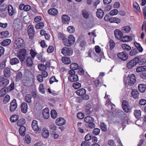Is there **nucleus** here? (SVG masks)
<instances>
[{
    "instance_id": "nucleus-1",
    "label": "nucleus",
    "mask_w": 146,
    "mask_h": 146,
    "mask_svg": "<svg viewBox=\"0 0 146 146\" xmlns=\"http://www.w3.org/2000/svg\"><path fill=\"white\" fill-rule=\"evenodd\" d=\"M17 56L19 58L21 62H23L28 57L27 56L26 50L25 49L20 50V52L17 54Z\"/></svg>"
},
{
    "instance_id": "nucleus-2",
    "label": "nucleus",
    "mask_w": 146,
    "mask_h": 146,
    "mask_svg": "<svg viewBox=\"0 0 146 146\" xmlns=\"http://www.w3.org/2000/svg\"><path fill=\"white\" fill-rule=\"evenodd\" d=\"M139 59L135 57L132 60L130 61L127 64V67L128 69H131L135 66L139 62Z\"/></svg>"
},
{
    "instance_id": "nucleus-3",
    "label": "nucleus",
    "mask_w": 146,
    "mask_h": 146,
    "mask_svg": "<svg viewBox=\"0 0 146 146\" xmlns=\"http://www.w3.org/2000/svg\"><path fill=\"white\" fill-rule=\"evenodd\" d=\"M136 82L135 75L133 74L129 75L127 77L126 83L130 86L133 85Z\"/></svg>"
},
{
    "instance_id": "nucleus-4",
    "label": "nucleus",
    "mask_w": 146,
    "mask_h": 146,
    "mask_svg": "<svg viewBox=\"0 0 146 146\" xmlns=\"http://www.w3.org/2000/svg\"><path fill=\"white\" fill-rule=\"evenodd\" d=\"M73 52V50L70 48L65 47L62 49L61 53L64 56H71Z\"/></svg>"
},
{
    "instance_id": "nucleus-5",
    "label": "nucleus",
    "mask_w": 146,
    "mask_h": 146,
    "mask_svg": "<svg viewBox=\"0 0 146 146\" xmlns=\"http://www.w3.org/2000/svg\"><path fill=\"white\" fill-rule=\"evenodd\" d=\"M9 80L3 76L0 77V87L7 86L9 83Z\"/></svg>"
},
{
    "instance_id": "nucleus-6",
    "label": "nucleus",
    "mask_w": 146,
    "mask_h": 146,
    "mask_svg": "<svg viewBox=\"0 0 146 146\" xmlns=\"http://www.w3.org/2000/svg\"><path fill=\"white\" fill-rule=\"evenodd\" d=\"M117 56L119 59L123 61L126 60L128 58V55L125 51L118 53Z\"/></svg>"
},
{
    "instance_id": "nucleus-7",
    "label": "nucleus",
    "mask_w": 146,
    "mask_h": 146,
    "mask_svg": "<svg viewBox=\"0 0 146 146\" xmlns=\"http://www.w3.org/2000/svg\"><path fill=\"white\" fill-rule=\"evenodd\" d=\"M33 27V26L32 25H30L28 27V33L31 39H32L33 37L35 34V31Z\"/></svg>"
},
{
    "instance_id": "nucleus-8",
    "label": "nucleus",
    "mask_w": 146,
    "mask_h": 146,
    "mask_svg": "<svg viewBox=\"0 0 146 146\" xmlns=\"http://www.w3.org/2000/svg\"><path fill=\"white\" fill-rule=\"evenodd\" d=\"M17 106V104L16 100L15 99L13 100L10 103L9 107L10 111L11 112L14 111L16 109Z\"/></svg>"
},
{
    "instance_id": "nucleus-9",
    "label": "nucleus",
    "mask_w": 146,
    "mask_h": 146,
    "mask_svg": "<svg viewBox=\"0 0 146 146\" xmlns=\"http://www.w3.org/2000/svg\"><path fill=\"white\" fill-rule=\"evenodd\" d=\"M7 10L9 15L10 16H11L14 15L17 13L15 9H14L11 5H9L8 6Z\"/></svg>"
},
{
    "instance_id": "nucleus-10",
    "label": "nucleus",
    "mask_w": 146,
    "mask_h": 146,
    "mask_svg": "<svg viewBox=\"0 0 146 146\" xmlns=\"http://www.w3.org/2000/svg\"><path fill=\"white\" fill-rule=\"evenodd\" d=\"M122 107L124 111L126 113L130 112V109L129 107L128 102L125 100H123L122 103Z\"/></svg>"
},
{
    "instance_id": "nucleus-11",
    "label": "nucleus",
    "mask_w": 146,
    "mask_h": 146,
    "mask_svg": "<svg viewBox=\"0 0 146 146\" xmlns=\"http://www.w3.org/2000/svg\"><path fill=\"white\" fill-rule=\"evenodd\" d=\"M114 34L116 38L119 40L121 39L123 33L121 31L118 29H115L114 31Z\"/></svg>"
},
{
    "instance_id": "nucleus-12",
    "label": "nucleus",
    "mask_w": 146,
    "mask_h": 146,
    "mask_svg": "<svg viewBox=\"0 0 146 146\" xmlns=\"http://www.w3.org/2000/svg\"><path fill=\"white\" fill-rule=\"evenodd\" d=\"M131 94V96L134 99H138L139 98V93L137 90H132Z\"/></svg>"
},
{
    "instance_id": "nucleus-13",
    "label": "nucleus",
    "mask_w": 146,
    "mask_h": 146,
    "mask_svg": "<svg viewBox=\"0 0 146 146\" xmlns=\"http://www.w3.org/2000/svg\"><path fill=\"white\" fill-rule=\"evenodd\" d=\"M26 64L27 66L29 67H31L33 64V62L31 57L30 56H28L25 60L23 62Z\"/></svg>"
},
{
    "instance_id": "nucleus-14",
    "label": "nucleus",
    "mask_w": 146,
    "mask_h": 146,
    "mask_svg": "<svg viewBox=\"0 0 146 146\" xmlns=\"http://www.w3.org/2000/svg\"><path fill=\"white\" fill-rule=\"evenodd\" d=\"M62 23L64 24H69L70 21V17L67 15H64L62 16Z\"/></svg>"
},
{
    "instance_id": "nucleus-15",
    "label": "nucleus",
    "mask_w": 146,
    "mask_h": 146,
    "mask_svg": "<svg viewBox=\"0 0 146 146\" xmlns=\"http://www.w3.org/2000/svg\"><path fill=\"white\" fill-rule=\"evenodd\" d=\"M66 123V120L62 117L58 118L56 121V123L57 125L60 126L64 125Z\"/></svg>"
},
{
    "instance_id": "nucleus-16",
    "label": "nucleus",
    "mask_w": 146,
    "mask_h": 146,
    "mask_svg": "<svg viewBox=\"0 0 146 146\" xmlns=\"http://www.w3.org/2000/svg\"><path fill=\"white\" fill-rule=\"evenodd\" d=\"M68 40L69 41V43L65 42V44L67 45H71L74 44L75 41V38L72 35H70L68 38Z\"/></svg>"
},
{
    "instance_id": "nucleus-17",
    "label": "nucleus",
    "mask_w": 146,
    "mask_h": 146,
    "mask_svg": "<svg viewBox=\"0 0 146 146\" xmlns=\"http://www.w3.org/2000/svg\"><path fill=\"white\" fill-rule=\"evenodd\" d=\"M85 112L87 114H91L93 110V108L89 104H88L85 106Z\"/></svg>"
},
{
    "instance_id": "nucleus-18",
    "label": "nucleus",
    "mask_w": 146,
    "mask_h": 146,
    "mask_svg": "<svg viewBox=\"0 0 146 146\" xmlns=\"http://www.w3.org/2000/svg\"><path fill=\"white\" fill-rule=\"evenodd\" d=\"M23 42V40L19 38L15 40V43L18 48H20L21 47Z\"/></svg>"
},
{
    "instance_id": "nucleus-19",
    "label": "nucleus",
    "mask_w": 146,
    "mask_h": 146,
    "mask_svg": "<svg viewBox=\"0 0 146 146\" xmlns=\"http://www.w3.org/2000/svg\"><path fill=\"white\" fill-rule=\"evenodd\" d=\"M42 115L44 118L47 119L49 118L50 114L49 109L48 108H46L43 110Z\"/></svg>"
},
{
    "instance_id": "nucleus-20",
    "label": "nucleus",
    "mask_w": 146,
    "mask_h": 146,
    "mask_svg": "<svg viewBox=\"0 0 146 146\" xmlns=\"http://www.w3.org/2000/svg\"><path fill=\"white\" fill-rule=\"evenodd\" d=\"M68 78L69 81L71 82L77 81L78 80V76L76 74L73 75H69Z\"/></svg>"
},
{
    "instance_id": "nucleus-21",
    "label": "nucleus",
    "mask_w": 146,
    "mask_h": 146,
    "mask_svg": "<svg viewBox=\"0 0 146 146\" xmlns=\"http://www.w3.org/2000/svg\"><path fill=\"white\" fill-rule=\"evenodd\" d=\"M48 13L50 15L55 16L58 14V10L55 8H51L48 10Z\"/></svg>"
},
{
    "instance_id": "nucleus-22",
    "label": "nucleus",
    "mask_w": 146,
    "mask_h": 146,
    "mask_svg": "<svg viewBox=\"0 0 146 146\" xmlns=\"http://www.w3.org/2000/svg\"><path fill=\"white\" fill-rule=\"evenodd\" d=\"M32 127L34 131H37L39 130V128L37 125V122L36 120H33L32 123Z\"/></svg>"
},
{
    "instance_id": "nucleus-23",
    "label": "nucleus",
    "mask_w": 146,
    "mask_h": 146,
    "mask_svg": "<svg viewBox=\"0 0 146 146\" xmlns=\"http://www.w3.org/2000/svg\"><path fill=\"white\" fill-rule=\"evenodd\" d=\"M76 93L78 96H82L86 94V90L85 89L83 88L81 89L77 90Z\"/></svg>"
},
{
    "instance_id": "nucleus-24",
    "label": "nucleus",
    "mask_w": 146,
    "mask_h": 146,
    "mask_svg": "<svg viewBox=\"0 0 146 146\" xmlns=\"http://www.w3.org/2000/svg\"><path fill=\"white\" fill-rule=\"evenodd\" d=\"M4 74L5 77H9L11 75L10 69L9 68H5L4 70Z\"/></svg>"
},
{
    "instance_id": "nucleus-25",
    "label": "nucleus",
    "mask_w": 146,
    "mask_h": 146,
    "mask_svg": "<svg viewBox=\"0 0 146 146\" xmlns=\"http://www.w3.org/2000/svg\"><path fill=\"white\" fill-rule=\"evenodd\" d=\"M21 111L24 113H26L27 111L28 106L27 104L26 103H23L21 105Z\"/></svg>"
},
{
    "instance_id": "nucleus-26",
    "label": "nucleus",
    "mask_w": 146,
    "mask_h": 146,
    "mask_svg": "<svg viewBox=\"0 0 146 146\" xmlns=\"http://www.w3.org/2000/svg\"><path fill=\"white\" fill-rule=\"evenodd\" d=\"M42 135L44 138H47L49 136V133L48 130L46 128H43L42 129Z\"/></svg>"
},
{
    "instance_id": "nucleus-27",
    "label": "nucleus",
    "mask_w": 146,
    "mask_h": 146,
    "mask_svg": "<svg viewBox=\"0 0 146 146\" xmlns=\"http://www.w3.org/2000/svg\"><path fill=\"white\" fill-rule=\"evenodd\" d=\"M138 88L140 92L143 93L146 90V85L143 84H139L138 85Z\"/></svg>"
},
{
    "instance_id": "nucleus-28",
    "label": "nucleus",
    "mask_w": 146,
    "mask_h": 146,
    "mask_svg": "<svg viewBox=\"0 0 146 146\" xmlns=\"http://www.w3.org/2000/svg\"><path fill=\"white\" fill-rule=\"evenodd\" d=\"M104 15L103 11L101 9H98L96 12L97 17L99 18H102Z\"/></svg>"
},
{
    "instance_id": "nucleus-29",
    "label": "nucleus",
    "mask_w": 146,
    "mask_h": 146,
    "mask_svg": "<svg viewBox=\"0 0 146 146\" xmlns=\"http://www.w3.org/2000/svg\"><path fill=\"white\" fill-rule=\"evenodd\" d=\"M19 63V59L15 57L10 60V63L11 65H16Z\"/></svg>"
},
{
    "instance_id": "nucleus-30",
    "label": "nucleus",
    "mask_w": 146,
    "mask_h": 146,
    "mask_svg": "<svg viewBox=\"0 0 146 146\" xmlns=\"http://www.w3.org/2000/svg\"><path fill=\"white\" fill-rule=\"evenodd\" d=\"M26 127L24 126L20 127L19 129V133L20 135L22 136H24L25 133Z\"/></svg>"
},
{
    "instance_id": "nucleus-31",
    "label": "nucleus",
    "mask_w": 146,
    "mask_h": 146,
    "mask_svg": "<svg viewBox=\"0 0 146 146\" xmlns=\"http://www.w3.org/2000/svg\"><path fill=\"white\" fill-rule=\"evenodd\" d=\"M141 111L140 110H136L134 111V115L136 119H139L141 116Z\"/></svg>"
},
{
    "instance_id": "nucleus-32",
    "label": "nucleus",
    "mask_w": 146,
    "mask_h": 146,
    "mask_svg": "<svg viewBox=\"0 0 146 146\" xmlns=\"http://www.w3.org/2000/svg\"><path fill=\"white\" fill-rule=\"evenodd\" d=\"M11 42V40L10 39H6L2 42L1 44V45L4 46H5L9 45Z\"/></svg>"
},
{
    "instance_id": "nucleus-33",
    "label": "nucleus",
    "mask_w": 146,
    "mask_h": 146,
    "mask_svg": "<svg viewBox=\"0 0 146 146\" xmlns=\"http://www.w3.org/2000/svg\"><path fill=\"white\" fill-rule=\"evenodd\" d=\"M132 40V38L130 36H125L122 38L121 41L123 42H127Z\"/></svg>"
},
{
    "instance_id": "nucleus-34",
    "label": "nucleus",
    "mask_w": 146,
    "mask_h": 146,
    "mask_svg": "<svg viewBox=\"0 0 146 146\" xmlns=\"http://www.w3.org/2000/svg\"><path fill=\"white\" fill-rule=\"evenodd\" d=\"M9 33L8 31H6L0 33V38H3L7 37L9 35Z\"/></svg>"
},
{
    "instance_id": "nucleus-35",
    "label": "nucleus",
    "mask_w": 146,
    "mask_h": 146,
    "mask_svg": "<svg viewBox=\"0 0 146 146\" xmlns=\"http://www.w3.org/2000/svg\"><path fill=\"white\" fill-rule=\"evenodd\" d=\"M63 62L65 64H69L71 63V61L70 58L66 57H63L62 59Z\"/></svg>"
},
{
    "instance_id": "nucleus-36",
    "label": "nucleus",
    "mask_w": 146,
    "mask_h": 146,
    "mask_svg": "<svg viewBox=\"0 0 146 146\" xmlns=\"http://www.w3.org/2000/svg\"><path fill=\"white\" fill-rule=\"evenodd\" d=\"M120 21V19L116 17L111 18V19L110 20V23H116L118 24L119 23Z\"/></svg>"
},
{
    "instance_id": "nucleus-37",
    "label": "nucleus",
    "mask_w": 146,
    "mask_h": 146,
    "mask_svg": "<svg viewBox=\"0 0 146 146\" xmlns=\"http://www.w3.org/2000/svg\"><path fill=\"white\" fill-rule=\"evenodd\" d=\"M19 119V116L17 115H12L10 118V120L12 122H15Z\"/></svg>"
},
{
    "instance_id": "nucleus-38",
    "label": "nucleus",
    "mask_w": 146,
    "mask_h": 146,
    "mask_svg": "<svg viewBox=\"0 0 146 146\" xmlns=\"http://www.w3.org/2000/svg\"><path fill=\"white\" fill-rule=\"evenodd\" d=\"M100 129L102 131L105 132L107 131V126L104 122L101 123L100 124Z\"/></svg>"
},
{
    "instance_id": "nucleus-39",
    "label": "nucleus",
    "mask_w": 146,
    "mask_h": 146,
    "mask_svg": "<svg viewBox=\"0 0 146 146\" xmlns=\"http://www.w3.org/2000/svg\"><path fill=\"white\" fill-rule=\"evenodd\" d=\"M38 68L40 71H46L47 67L45 65L42 64H39L38 66Z\"/></svg>"
},
{
    "instance_id": "nucleus-40",
    "label": "nucleus",
    "mask_w": 146,
    "mask_h": 146,
    "mask_svg": "<svg viewBox=\"0 0 146 146\" xmlns=\"http://www.w3.org/2000/svg\"><path fill=\"white\" fill-rule=\"evenodd\" d=\"M146 71V66H139L137 67L136 69V71L137 72H140L142 71Z\"/></svg>"
},
{
    "instance_id": "nucleus-41",
    "label": "nucleus",
    "mask_w": 146,
    "mask_h": 146,
    "mask_svg": "<svg viewBox=\"0 0 146 146\" xmlns=\"http://www.w3.org/2000/svg\"><path fill=\"white\" fill-rule=\"evenodd\" d=\"M70 68L71 70H76L78 68V65L76 63H72L70 65Z\"/></svg>"
},
{
    "instance_id": "nucleus-42",
    "label": "nucleus",
    "mask_w": 146,
    "mask_h": 146,
    "mask_svg": "<svg viewBox=\"0 0 146 146\" xmlns=\"http://www.w3.org/2000/svg\"><path fill=\"white\" fill-rule=\"evenodd\" d=\"M131 30V28L129 26H125L123 27L122 30L124 33H128Z\"/></svg>"
},
{
    "instance_id": "nucleus-43",
    "label": "nucleus",
    "mask_w": 146,
    "mask_h": 146,
    "mask_svg": "<svg viewBox=\"0 0 146 146\" xmlns=\"http://www.w3.org/2000/svg\"><path fill=\"white\" fill-rule=\"evenodd\" d=\"M32 96L30 94H27L25 97V101L28 103H31Z\"/></svg>"
},
{
    "instance_id": "nucleus-44",
    "label": "nucleus",
    "mask_w": 146,
    "mask_h": 146,
    "mask_svg": "<svg viewBox=\"0 0 146 146\" xmlns=\"http://www.w3.org/2000/svg\"><path fill=\"white\" fill-rule=\"evenodd\" d=\"M84 121L86 123H88L94 121L93 118L90 116H87L84 119Z\"/></svg>"
},
{
    "instance_id": "nucleus-45",
    "label": "nucleus",
    "mask_w": 146,
    "mask_h": 146,
    "mask_svg": "<svg viewBox=\"0 0 146 146\" xmlns=\"http://www.w3.org/2000/svg\"><path fill=\"white\" fill-rule=\"evenodd\" d=\"M138 53L137 49L136 48H134L132 50L129 52V54L130 56H132L135 55Z\"/></svg>"
},
{
    "instance_id": "nucleus-46",
    "label": "nucleus",
    "mask_w": 146,
    "mask_h": 146,
    "mask_svg": "<svg viewBox=\"0 0 146 146\" xmlns=\"http://www.w3.org/2000/svg\"><path fill=\"white\" fill-rule=\"evenodd\" d=\"M7 5L6 4L1 5H0V12H2L5 11L6 9Z\"/></svg>"
},
{
    "instance_id": "nucleus-47",
    "label": "nucleus",
    "mask_w": 146,
    "mask_h": 146,
    "mask_svg": "<svg viewBox=\"0 0 146 146\" xmlns=\"http://www.w3.org/2000/svg\"><path fill=\"white\" fill-rule=\"evenodd\" d=\"M134 44L137 48V50H138L139 52H142V51L143 50V48L139 43L137 42H135L134 43Z\"/></svg>"
},
{
    "instance_id": "nucleus-48",
    "label": "nucleus",
    "mask_w": 146,
    "mask_h": 146,
    "mask_svg": "<svg viewBox=\"0 0 146 146\" xmlns=\"http://www.w3.org/2000/svg\"><path fill=\"white\" fill-rule=\"evenodd\" d=\"M25 123V120L24 119H19L17 123V125L18 126H21Z\"/></svg>"
},
{
    "instance_id": "nucleus-49",
    "label": "nucleus",
    "mask_w": 146,
    "mask_h": 146,
    "mask_svg": "<svg viewBox=\"0 0 146 146\" xmlns=\"http://www.w3.org/2000/svg\"><path fill=\"white\" fill-rule=\"evenodd\" d=\"M39 91L41 93L44 94L45 92L44 86L42 84H41L39 85Z\"/></svg>"
},
{
    "instance_id": "nucleus-50",
    "label": "nucleus",
    "mask_w": 146,
    "mask_h": 146,
    "mask_svg": "<svg viewBox=\"0 0 146 146\" xmlns=\"http://www.w3.org/2000/svg\"><path fill=\"white\" fill-rule=\"evenodd\" d=\"M121 47L124 50L129 51L130 50L131 48L129 45L126 44H122Z\"/></svg>"
},
{
    "instance_id": "nucleus-51",
    "label": "nucleus",
    "mask_w": 146,
    "mask_h": 146,
    "mask_svg": "<svg viewBox=\"0 0 146 146\" xmlns=\"http://www.w3.org/2000/svg\"><path fill=\"white\" fill-rule=\"evenodd\" d=\"M57 116V113L54 110H52L51 111V116L53 119L55 118Z\"/></svg>"
},
{
    "instance_id": "nucleus-52",
    "label": "nucleus",
    "mask_w": 146,
    "mask_h": 146,
    "mask_svg": "<svg viewBox=\"0 0 146 146\" xmlns=\"http://www.w3.org/2000/svg\"><path fill=\"white\" fill-rule=\"evenodd\" d=\"M10 100V96L8 95H6L4 98V99L3 101V103L4 104H6Z\"/></svg>"
},
{
    "instance_id": "nucleus-53",
    "label": "nucleus",
    "mask_w": 146,
    "mask_h": 146,
    "mask_svg": "<svg viewBox=\"0 0 146 146\" xmlns=\"http://www.w3.org/2000/svg\"><path fill=\"white\" fill-rule=\"evenodd\" d=\"M81 86V84L78 82H76L74 83L72 85V87L75 89L79 88Z\"/></svg>"
},
{
    "instance_id": "nucleus-54",
    "label": "nucleus",
    "mask_w": 146,
    "mask_h": 146,
    "mask_svg": "<svg viewBox=\"0 0 146 146\" xmlns=\"http://www.w3.org/2000/svg\"><path fill=\"white\" fill-rule=\"evenodd\" d=\"M67 30L68 32L70 33H73L75 31L74 27L72 26H70L68 27Z\"/></svg>"
},
{
    "instance_id": "nucleus-55",
    "label": "nucleus",
    "mask_w": 146,
    "mask_h": 146,
    "mask_svg": "<svg viewBox=\"0 0 146 146\" xmlns=\"http://www.w3.org/2000/svg\"><path fill=\"white\" fill-rule=\"evenodd\" d=\"M118 13V10L117 9H113L111 11L109 14L111 16H113L116 15Z\"/></svg>"
},
{
    "instance_id": "nucleus-56",
    "label": "nucleus",
    "mask_w": 146,
    "mask_h": 146,
    "mask_svg": "<svg viewBox=\"0 0 146 146\" xmlns=\"http://www.w3.org/2000/svg\"><path fill=\"white\" fill-rule=\"evenodd\" d=\"M44 26V24L43 22H41L37 23L35 26V27L37 29H41Z\"/></svg>"
},
{
    "instance_id": "nucleus-57",
    "label": "nucleus",
    "mask_w": 146,
    "mask_h": 146,
    "mask_svg": "<svg viewBox=\"0 0 146 146\" xmlns=\"http://www.w3.org/2000/svg\"><path fill=\"white\" fill-rule=\"evenodd\" d=\"M31 138L30 136L28 135H27L25 136V142L27 144H29L31 142Z\"/></svg>"
},
{
    "instance_id": "nucleus-58",
    "label": "nucleus",
    "mask_w": 146,
    "mask_h": 146,
    "mask_svg": "<svg viewBox=\"0 0 146 146\" xmlns=\"http://www.w3.org/2000/svg\"><path fill=\"white\" fill-rule=\"evenodd\" d=\"M6 89L5 88H2L0 90V96H3L6 94Z\"/></svg>"
},
{
    "instance_id": "nucleus-59",
    "label": "nucleus",
    "mask_w": 146,
    "mask_h": 146,
    "mask_svg": "<svg viewBox=\"0 0 146 146\" xmlns=\"http://www.w3.org/2000/svg\"><path fill=\"white\" fill-rule=\"evenodd\" d=\"M58 37L60 39L62 40V41H63L64 39L66 38L65 35L63 34L60 33H58Z\"/></svg>"
},
{
    "instance_id": "nucleus-60",
    "label": "nucleus",
    "mask_w": 146,
    "mask_h": 146,
    "mask_svg": "<svg viewBox=\"0 0 146 146\" xmlns=\"http://www.w3.org/2000/svg\"><path fill=\"white\" fill-rule=\"evenodd\" d=\"M110 48L112 50L115 46V43L112 40H110L109 41Z\"/></svg>"
},
{
    "instance_id": "nucleus-61",
    "label": "nucleus",
    "mask_w": 146,
    "mask_h": 146,
    "mask_svg": "<svg viewBox=\"0 0 146 146\" xmlns=\"http://www.w3.org/2000/svg\"><path fill=\"white\" fill-rule=\"evenodd\" d=\"M37 57L38 59L39 60H40L41 62H44L46 61L45 58H42V56L41 55H38L37 56Z\"/></svg>"
},
{
    "instance_id": "nucleus-62",
    "label": "nucleus",
    "mask_w": 146,
    "mask_h": 146,
    "mask_svg": "<svg viewBox=\"0 0 146 146\" xmlns=\"http://www.w3.org/2000/svg\"><path fill=\"white\" fill-rule=\"evenodd\" d=\"M100 130L98 128H95L94 129L92 132L95 135H98L100 133Z\"/></svg>"
},
{
    "instance_id": "nucleus-63",
    "label": "nucleus",
    "mask_w": 146,
    "mask_h": 146,
    "mask_svg": "<svg viewBox=\"0 0 146 146\" xmlns=\"http://www.w3.org/2000/svg\"><path fill=\"white\" fill-rule=\"evenodd\" d=\"M133 6L134 8H135L139 11H140L141 9L139 4L136 2L133 3Z\"/></svg>"
},
{
    "instance_id": "nucleus-64",
    "label": "nucleus",
    "mask_w": 146,
    "mask_h": 146,
    "mask_svg": "<svg viewBox=\"0 0 146 146\" xmlns=\"http://www.w3.org/2000/svg\"><path fill=\"white\" fill-rule=\"evenodd\" d=\"M30 54L32 58H34L37 54V53L35 52L33 49H31L30 50Z\"/></svg>"
}]
</instances>
